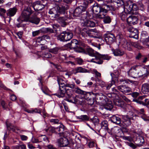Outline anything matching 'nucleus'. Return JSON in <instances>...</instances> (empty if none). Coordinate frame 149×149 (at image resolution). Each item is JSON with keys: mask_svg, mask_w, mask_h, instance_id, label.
I'll list each match as a JSON object with an SVG mask.
<instances>
[{"mask_svg": "<svg viewBox=\"0 0 149 149\" xmlns=\"http://www.w3.org/2000/svg\"><path fill=\"white\" fill-rule=\"evenodd\" d=\"M99 95V93L95 92H86L85 91L84 97L86 100H79V102L78 103V105L81 106L84 109H88L90 106H92L94 104V102L96 100V98L97 96Z\"/></svg>", "mask_w": 149, "mask_h": 149, "instance_id": "f257e3e1", "label": "nucleus"}, {"mask_svg": "<svg viewBox=\"0 0 149 149\" xmlns=\"http://www.w3.org/2000/svg\"><path fill=\"white\" fill-rule=\"evenodd\" d=\"M94 2H95L94 0H83L81 5L77 7L74 10L71 15L75 17L84 15L85 18L87 17L88 13L86 11V10L88 7L90 6L92 10V5L91 6V5Z\"/></svg>", "mask_w": 149, "mask_h": 149, "instance_id": "f03ea898", "label": "nucleus"}, {"mask_svg": "<svg viewBox=\"0 0 149 149\" xmlns=\"http://www.w3.org/2000/svg\"><path fill=\"white\" fill-rule=\"evenodd\" d=\"M73 90L71 89L63 88L61 89V88L58 91L57 93L54 94V95L57 96L59 98L65 97V100L75 104H78L79 102V100L77 99L73 95Z\"/></svg>", "mask_w": 149, "mask_h": 149, "instance_id": "7ed1b4c3", "label": "nucleus"}, {"mask_svg": "<svg viewBox=\"0 0 149 149\" xmlns=\"http://www.w3.org/2000/svg\"><path fill=\"white\" fill-rule=\"evenodd\" d=\"M116 8L112 5L106 4H100L97 2H95L92 5V11L95 14L99 16L102 15L106 13L109 10H115Z\"/></svg>", "mask_w": 149, "mask_h": 149, "instance_id": "20e7f679", "label": "nucleus"}, {"mask_svg": "<svg viewBox=\"0 0 149 149\" xmlns=\"http://www.w3.org/2000/svg\"><path fill=\"white\" fill-rule=\"evenodd\" d=\"M72 49L78 53H85L88 46L80 40L72 39L70 42Z\"/></svg>", "mask_w": 149, "mask_h": 149, "instance_id": "39448f33", "label": "nucleus"}, {"mask_svg": "<svg viewBox=\"0 0 149 149\" xmlns=\"http://www.w3.org/2000/svg\"><path fill=\"white\" fill-rule=\"evenodd\" d=\"M65 128V126L63 124H61L56 127L52 126H49L47 128L45 129V130L47 134L49 136H52L53 134L61 136L64 134V132Z\"/></svg>", "mask_w": 149, "mask_h": 149, "instance_id": "423d86ee", "label": "nucleus"}, {"mask_svg": "<svg viewBox=\"0 0 149 149\" xmlns=\"http://www.w3.org/2000/svg\"><path fill=\"white\" fill-rule=\"evenodd\" d=\"M126 6L127 7L126 8V10L129 13L135 15H138L137 4L129 0L127 3Z\"/></svg>", "mask_w": 149, "mask_h": 149, "instance_id": "0eeeda50", "label": "nucleus"}, {"mask_svg": "<svg viewBox=\"0 0 149 149\" xmlns=\"http://www.w3.org/2000/svg\"><path fill=\"white\" fill-rule=\"evenodd\" d=\"M130 115V116L126 115L122 116L121 126L124 125L125 126H129L131 123V120H134L133 117L137 116L133 112H131Z\"/></svg>", "mask_w": 149, "mask_h": 149, "instance_id": "6e6552de", "label": "nucleus"}, {"mask_svg": "<svg viewBox=\"0 0 149 149\" xmlns=\"http://www.w3.org/2000/svg\"><path fill=\"white\" fill-rule=\"evenodd\" d=\"M69 6L68 5L65 4L62 2L56 4L55 7L56 13L58 15V17L60 14H65L66 11L68 9Z\"/></svg>", "mask_w": 149, "mask_h": 149, "instance_id": "1a4fd4ad", "label": "nucleus"}, {"mask_svg": "<svg viewBox=\"0 0 149 149\" xmlns=\"http://www.w3.org/2000/svg\"><path fill=\"white\" fill-rule=\"evenodd\" d=\"M77 119L79 120L80 122H83L86 123L88 121H90L92 122L94 125H95L98 123V119L96 120L95 118H92L90 119V118L87 115H83L79 116H77Z\"/></svg>", "mask_w": 149, "mask_h": 149, "instance_id": "9d476101", "label": "nucleus"}, {"mask_svg": "<svg viewBox=\"0 0 149 149\" xmlns=\"http://www.w3.org/2000/svg\"><path fill=\"white\" fill-rule=\"evenodd\" d=\"M85 54H88L89 56L92 57H95L94 59L97 60L101 58L100 54L97 52L95 51L88 46L86 49V52Z\"/></svg>", "mask_w": 149, "mask_h": 149, "instance_id": "9b49d317", "label": "nucleus"}, {"mask_svg": "<svg viewBox=\"0 0 149 149\" xmlns=\"http://www.w3.org/2000/svg\"><path fill=\"white\" fill-rule=\"evenodd\" d=\"M127 30L130 32L129 37L137 39L139 38V30L132 26H130L127 27Z\"/></svg>", "mask_w": 149, "mask_h": 149, "instance_id": "f8f14e48", "label": "nucleus"}, {"mask_svg": "<svg viewBox=\"0 0 149 149\" xmlns=\"http://www.w3.org/2000/svg\"><path fill=\"white\" fill-rule=\"evenodd\" d=\"M140 41L144 45L149 47V34L147 31H142L141 34Z\"/></svg>", "mask_w": 149, "mask_h": 149, "instance_id": "ddd939ff", "label": "nucleus"}, {"mask_svg": "<svg viewBox=\"0 0 149 149\" xmlns=\"http://www.w3.org/2000/svg\"><path fill=\"white\" fill-rule=\"evenodd\" d=\"M33 12L30 7H28L24 9L21 14L24 18L25 21L27 22L29 18L30 15L33 13Z\"/></svg>", "mask_w": 149, "mask_h": 149, "instance_id": "4468645a", "label": "nucleus"}, {"mask_svg": "<svg viewBox=\"0 0 149 149\" xmlns=\"http://www.w3.org/2000/svg\"><path fill=\"white\" fill-rule=\"evenodd\" d=\"M104 38L107 44L110 45L115 41V36L114 34L110 33L104 34Z\"/></svg>", "mask_w": 149, "mask_h": 149, "instance_id": "2eb2a0df", "label": "nucleus"}, {"mask_svg": "<svg viewBox=\"0 0 149 149\" xmlns=\"http://www.w3.org/2000/svg\"><path fill=\"white\" fill-rule=\"evenodd\" d=\"M76 32L80 37L85 38L88 36H89L90 35V32L88 29L86 28L81 29L80 28H78L77 29Z\"/></svg>", "mask_w": 149, "mask_h": 149, "instance_id": "dca6fc26", "label": "nucleus"}, {"mask_svg": "<svg viewBox=\"0 0 149 149\" xmlns=\"http://www.w3.org/2000/svg\"><path fill=\"white\" fill-rule=\"evenodd\" d=\"M130 15L127 19V21L128 24L135 25L136 24L139 19L138 16H135V14H131Z\"/></svg>", "mask_w": 149, "mask_h": 149, "instance_id": "f3484780", "label": "nucleus"}, {"mask_svg": "<svg viewBox=\"0 0 149 149\" xmlns=\"http://www.w3.org/2000/svg\"><path fill=\"white\" fill-rule=\"evenodd\" d=\"M118 89L123 93L127 95H130L131 89L125 85H122L118 86Z\"/></svg>", "mask_w": 149, "mask_h": 149, "instance_id": "a211bd4d", "label": "nucleus"}, {"mask_svg": "<svg viewBox=\"0 0 149 149\" xmlns=\"http://www.w3.org/2000/svg\"><path fill=\"white\" fill-rule=\"evenodd\" d=\"M58 145L60 147L66 146L69 143L68 139L65 137L58 139Z\"/></svg>", "mask_w": 149, "mask_h": 149, "instance_id": "6ab92c4d", "label": "nucleus"}, {"mask_svg": "<svg viewBox=\"0 0 149 149\" xmlns=\"http://www.w3.org/2000/svg\"><path fill=\"white\" fill-rule=\"evenodd\" d=\"M17 9L16 7L10 8L6 12L7 16L9 18V22H10L12 19L11 17L13 16L16 13Z\"/></svg>", "mask_w": 149, "mask_h": 149, "instance_id": "aec40b11", "label": "nucleus"}, {"mask_svg": "<svg viewBox=\"0 0 149 149\" xmlns=\"http://www.w3.org/2000/svg\"><path fill=\"white\" fill-rule=\"evenodd\" d=\"M110 75L111 77L112 80L111 84L107 86L106 85L105 87L107 90H109L111 86L116 83H118V78L113 73L110 72Z\"/></svg>", "mask_w": 149, "mask_h": 149, "instance_id": "412c9836", "label": "nucleus"}, {"mask_svg": "<svg viewBox=\"0 0 149 149\" xmlns=\"http://www.w3.org/2000/svg\"><path fill=\"white\" fill-rule=\"evenodd\" d=\"M7 131L9 133L11 132H16V127L10 123L6 121V122Z\"/></svg>", "mask_w": 149, "mask_h": 149, "instance_id": "4be33fe9", "label": "nucleus"}, {"mask_svg": "<svg viewBox=\"0 0 149 149\" xmlns=\"http://www.w3.org/2000/svg\"><path fill=\"white\" fill-rule=\"evenodd\" d=\"M48 50L49 52L54 54H57L61 51L64 50V49L63 47L57 46L49 48Z\"/></svg>", "mask_w": 149, "mask_h": 149, "instance_id": "5701e85b", "label": "nucleus"}, {"mask_svg": "<svg viewBox=\"0 0 149 149\" xmlns=\"http://www.w3.org/2000/svg\"><path fill=\"white\" fill-rule=\"evenodd\" d=\"M140 24L144 26L149 28V17L145 15L142 16Z\"/></svg>", "mask_w": 149, "mask_h": 149, "instance_id": "b1692460", "label": "nucleus"}, {"mask_svg": "<svg viewBox=\"0 0 149 149\" xmlns=\"http://www.w3.org/2000/svg\"><path fill=\"white\" fill-rule=\"evenodd\" d=\"M115 41L116 42H118L122 45H124L127 42L126 40L123 38V36L122 34H118L115 37Z\"/></svg>", "mask_w": 149, "mask_h": 149, "instance_id": "393cba45", "label": "nucleus"}, {"mask_svg": "<svg viewBox=\"0 0 149 149\" xmlns=\"http://www.w3.org/2000/svg\"><path fill=\"white\" fill-rule=\"evenodd\" d=\"M115 105L118 107L124 108L126 105V103L121 99H116L113 101Z\"/></svg>", "mask_w": 149, "mask_h": 149, "instance_id": "a878e982", "label": "nucleus"}, {"mask_svg": "<svg viewBox=\"0 0 149 149\" xmlns=\"http://www.w3.org/2000/svg\"><path fill=\"white\" fill-rule=\"evenodd\" d=\"M113 54L114 56H123L124 54V51L120 48L116 49H111Z\"/></svg>", "mask_w": 149, "mask_h": 149, "instance_id": "bb28decb", "label": "nucleus"}, {"mask_svg": "<svg viewBox=\"0 0 149 149\" xmlns=\"http://www.w3.org/2000/svg\"><path fill=\"white\" fill-rule=\"evenodd\" d=\"M63 34H64V36L66 41L70 40L73 36V33L71 31L67 30L63 31Z\"/></svg>", "mask_w": 149, "mask_h": 149, "instance_id": "cd10ccee", "label": "nucleus"}, {"mask_svg": "<svg viewBox=\"0 0 149 149\" xmlns=\"http://www.w3.org/2000/svg\"><path fill=\"white\" fill-rule=\"evenodd\" d=\"M121 119L119 116L113 115L111 118V121L114 123L119 125L121 126Z\"/></svg>", "mask_w": 149, "mask_h": 149, "instance_id": "c85d7f7f", "label": "nucleus"}, {"mask_svg": "<svg viewBox=\"0 0 149 149\" xmlns=\"http://www.w3.org/2000/svg\"><path fill=\"white\" fill-rule=\"evenodd\" d=\"M145 97L144 96H139L137 98H133L132 101L136 102L137 104L139 105H142L143 106L145 105L146 104H144V102L142 100Z\"/></svg>", "mask_w": 149, "mask_h": 149, "instance_id": "c756f323", "label": "nucleus"}, {"mask_svg": "<svg viewBox=\"0 0 149 149\" xmlns=\"http://www.w3.org/2000/svg\"><path fill=\"white\" fill-rule=\"evenodd\" d=\"M123 8H124V11L120 14V17L121 20L124 21L126 20H127V17L128 16H129L130 14H131V13H129L127 10V12L125 11V6Z\"/></svg>", "mask_w": 149, "mask_h": 149, "instance_id": "7c9ffc66", "label": "nucleus"}, {"mask_svg": "<svg viewBox=\"0 0 149 149\" xmlns=\"http://www.w3.org/2000/svg\"><path fill=\"white\" fill-rule=\"evenodd\" d=\"M110 1L111 3L114 4L116 3L118 7L122 6L123 8L124 7V5L125 2L124 0H110Z\"/></svg>", "mask_w": 149, "mask_h": 149, "instance_id": "2f4dec72", "label": "nucleus"}, {"mask_svg": "<svg viewBox=\"0 0 149 149\" xmlns=\"http://www.w3.org/2000/svg\"><path fill=\"white\" fill-rule=\"evenodd\" d=\"M104 14L102 15L103 16L102 17H101L102 19V20L105 24H110L111 22V17L108 15H106Z\"/></svg>", "mask_w": 149, "mask_h": 149, "instance_id": "473e14b6", "label": "nucleus"}, {"mask_svg": "<svg viewBox=\"0 0 149 149\" xmlns=\"http://www.w3.org/2000/svg\"><path fill=\"white\" fill-rule=\"evenodd\" d=\"M40 21V19L36 16L32 17L30 18H29L28 20V21L30 22L36 24H38Z\"/></svg>", "mask_w": 149, "mask_h": 149, "instance_id": "72a5a7b5", "label": "nucleus"}, {"mask_svg": "<svg viewBox=\"0 0 149 149\" xmlns=\"http://www.w3.org/2000/svg\"><path fill=\"white\" fill-rule=\"evenodd\" d=\"M58 17L57 20L59 23L61 24L62 26H65L67 24V22H65L67 20L66 17Z\"/></svg>", "mask_w": 149, "mask_h": 149, "instance_id": "f704fd0d", "label": "nucleus"}, {"mask_svg": "<svg viewBox=\"0 0 149 149\" xmlns=\"http://www.w3.org/2000/svg\"><path fill=\"white\" fill-rule=\"evenodd\" d=\"M96 25L95 23L93 21L86 20L84 22V25L87 27H93L95 26Z\"/></svg>", "mask_w": 149, "mask_h": 149, "instance_id": "c9c22d12", "label": "nucleus"}, {"mask_svg": "<svg viewBox=\"0 0 149 149\" xmlns=\"http://www.w3.org/2000/svg\"><path fill=\"white\" fill-rule=\"evenodd\" d=\"M104 108L108 110H111L113 107V105L112 101L111 100L106 102L104 106Z\"/></svg>", "mask_w": 149, "mask_h": 149, "instance_id": "e433bc0d", "label": "nucleus"}, {"mask_svg": "<svg viewBox=\"0 0 149 149\" xmlns=\"http://www.w3.org/2000/svg\"><path fill=\"white\" fill-rule=\"evenodd\" d=\"M96 30H92L91 32H90L89 37L94 38H100L101 37L96 32Z\"/></svg>", "mask_w": 149, "mask_h": 149, "instance_id": "4c0bfd02", "label": "nucleus"}, {"mask_svg": "<svg viewBox=\"0 0 149 149\" xmlns=\"http://www.w3.org/2000/svg\"><path fill=\"white\" fill-rule=\"evenodd\" d=\"M43 40L49 42L50 41V37L48 35H44L43 36L39 37L37 38V41L39 42Z\"/></svg>", "mask_w": 149, "mask_h": 149, "instance_id": "58836bf2", "label": "nucleus"}, {"mask_svg": "<svg viewBox=\"0 0 149 149\" xmlns=\"http://www.w3.org/2000/svg\"><path fill=\"white\" fill-rule=\"evenodd\" d=\"M142 91L144 94L149 92V84L146 83L143 84L142 86Z\"/></svg>", "mask_w": 149, "mask_h": 149, "instance_id": "ea45409f", "label": "nucleus"}, {"mask_svg": "<svg viewBox=\"0 0 149 149\" xmlns=\"http://www.w3.org/2000/svg\"><path fill=\"white\" fill-rule=\"evenodd\" d=\"M63 31L61 32L60 34L57 35L56 37L57 40L61 42H66L65 38L64 36V34L63 33Z\"/></svg>", "mask_w": 149, "mask_h": 149, "instance_id": "a19ab883", "label": "nucleus"}, {"mask_svg": "<svg viewBox=\"0 0 149 149\" xmlns=\"http://www.w3.org/2000/svg\"><path fill=\"white\" fill-rule=\"evenodd\" d=\"M136 141L137 142V144L140 146H142L145 142L144 138L142 136L137 137Z\"/></svg>", "mask_w": 149, "mask_h": 149, "instance_id": "79ce46f5", "label": "nucleus"}, {"mask_svg": "<svg viewBox=\"0 0 149 149\" xmlns=\"http://www.w3.org/2000/svg\"><path fill=\"white\" fill-rule=\"evenodd\" d=\"M1 104L3 109L7 110H9V107L10 106V103L9 102H6L4 101L3 100L1 102Z\"/></svg>", "mask_w": 149, "mask_h": 149, "instance_id": "37998d69", "label": "nucleus"}, {"mask_svg": "<svg viewBox=\"0 0 149 149\" xmlns=\"http://www.w3.org/2000/svg\"><path fill=\"white\" fill-rule=\"evenodd\" d=\"M74 90L75 93L81 95H82L84 96L85 93V91L81 90L78 87L75 88Z\"/></svg>", "mask_w": 149, "mask_h": 149, "instance_id": "c03bdc74", "label": "nucleus"}, {"mask_svg": "<svg viewBox=\"0 0 149 149\" xmlns=\"http://www.w3.org/2000/svg\"><path fill=\"white\" fill-rule=\"evenodd\" d=\"M57 81L59 86V88H60V87L61 89V86L64 84V83L63 81H64L63 79L57 76Z\"/></svg>", "mask_w": 149, "mask_h": 149, "instance_id": "a18cd8bd", "label": "nucleus"}, {"mask_svg": "<svg viewBox=\"0 0 149 149\" xmlns=\"http://www.w3.org/2000/svg\"><path fill=\"white\" fill-rule=\"evenodd\" d=\"M76 69L78 73H87L89 72V71L86 69L83 68L81 67L76 68Z\"/></svg>", "mask_w": 149, "mask_h": 149, "instance_id": "49530a36", "label": "nucleus"}, {"mask_svg": "<svg viewBox=\"0 0 149 149\" xmlns=\"http://www.w3.org/2000/svg\"><path fill=\"white\" fill-rule=\"evenodd\" d=\"M107 123V121L104 120L100 124L101 128L105 130H107L108 129Z\"/></svg>", "mask_w": 149, "mask_h": 149, "instance_id": "de8ad7c7", "label": "nucleus"}, {"mask_svg": "<svg viewBox=\"0 0 149 149\" xmlns=\"http://www.w3.org/2000/svg\"><path fill=\"white\" fill-rule=\"evenodd\" d=\"M56 9H55V7L49 10V13L50 14H54V17L56 18L58 17V15L57 13Z\"/></svg>", "mask_w": 149, "mask_h": 149, "instance_id": "09e8293b", "label": "nucleus"}, {"mask_svg": "<svg viewBox=\"0 0 149 149\" xmlns=\"http://www.w3.org/2000/svg\"><path fill=\"white\" fill-rule=\"evenodd\" d=\"M59 120L58 119H52L49 120L50 123H51L52 125L55 124H62L61 123L59 122Z\"/></svg>", "mask_w": 149, "mask_h": 149, "instance_id": "8fccbe9b", "label": "nucleus"}, {"mask_svg": "<svg viewBox=\"0 0 149 149\" xmlns=\"http://www.w3.org/2000/svg\"><path fill=\"white\" fill-rule=\"evenodd\" d=\"M120 129L123 133H128L129 130L127 128L128 126H125L124 125H122Z\"/></svg>", "mask_w": 149, "mask_h": 149, "instance_id": "3c124183", "label": "nucleus"}, {"mask_svg": "<svg viewBox=\"0 0 149 149\" xmlns=\"http://www.w3.org/2000/svg\"><path fill=\"white\" fill-rule=\"evenodd\" d=\"M138 10H140L142 11L145 10V6L141 2H139L137 4Z\"/></svg>", "mask_w": 149, "mask_h": 149, "instance_id": "603ef678", "label": "nucleus"}, {"mask_svg": "<svg viewBox=\"0 0 149 149\" xmlns=\"http://www.w3.org/2000/svg\"><path fill=\"white\" fill-rule=\"evenodd\" d=\"M0 87L1 88H3L4 90L8 91L10 93V92H12V91L10 89L8 88H7L5 86L3 85L2 83V81L0 80Z\"/></svg>", "mask_w": 149, "mask_h": 149, "instance_id": "864d4df0", "label": "nucleus"}, {"mask_svg": "<svg viewBox=\"0 0 149 149\" xmlns=\"http://www.w3.org/2000/svg\"><path fill=\"white\" fill-rule=\"evenodd\" d=\"M75 62H77V64L79 65H82L84 62L83 60L80 57L77 58L75 59Z\"/></svg>", "mask_w": 149, "mask_h": 149, "instance_id": "5fc2aeb1", "label": "nucleus"}, {"mask_svg": "<svg viewBox=\"0 0 149 149\" xmlns=\"http://www.w3.org/2000/svg\"><path fill=\"white\" fill-rule=\"evenodd\" d=\"M134 111L135 113H136L139 115H144L145 111L143 109H141L139 110L135 109Z\"/></svg>", "mask_w": 149, "mask_h": 149, "instance_id": "6e6d98bb", "label": "nucleus"}, {"mask_svg": "<svg viewBox=\"0 0 149 149\" xmlns=\"http://www.w3.org/2000/svg\"><path fill=\"white\" fill-rule=\"evenodd\" d=\"M41 6L37 4L33 6L32 7L35 11H38L42 10V8L40 7Z\"/></svg>", "mask_w": 149, "mask_h": 149, "instance_id": "4d7b16f0", "label": "nucleus"}, {"mask_svg": "<svg viewBox=\"0 0 149 149\" xmlns=\"http://www.w3.org/2000/svg\"><path fill=\"white\" fill-rule=\"evenodd\" d=\"M130 44L132 45L139 49H141L142 47L138 43L132 42L130 43Z\"/></svg>", "mask_w": 149, "mask_h": 149, "instance_id": "13d9d810", "label": "nucleus"}, {"mask_svg": "<svg viewBox=\"0 0 149 149\" xmlns=\"http://www.w3.org/2000/svg\"><path fill=\"white\" fill-rule=\"evenodd\" d=\"M13 149H26V146L24 144L17 145L14 147Z\"/></svg>", "mask_w": 149, "mask_h": 149, "instance_id": "bf43d9fd", "label": "nucleus"}, {"mask_svg": "<svg viewBox=\"0 0 149 149\" xmlns=\"http://www.w3.org/2000/svg\"><path fill=\"white\" fill-rule=\"evenodd\" d=\"M43 31L41 30H38L37 31H33L32 32V36L33 37H35L39 34L41 32Z\"/></svg>", "mask_w": 149, "mask_h": 149, "instance_id": "052dcab7", "label": "nucleus"}, {"mask_svg": "<svg viewBox=\"0 0 149 149\" xmlns=\"http://www.w3.org/2000/svg\"><path fill=\"white\" fill-rule=\"evenodd\" d=\"M6 12V10L4 9L0 8V16L5 18L4 15Z\"/></svg>", "mask_w": 149, "mask_h": 149, "instance_id": "680f3d73", "label": "nucleus"}, {"mask_svg": "<svg viewBox=\"0 0 149 149\" xmlns=\"http://www.w3.org/2000/svg\"><path fill=\"white\" fill-rule=\"evenodd\" d=\"M130 75L131 77L133 78H136L137 76L138 72L136 70H132L130 71Z\"/></svg>", "mask_w": 149, "mask_h": 149, "instance_id": "e2e57ef3", "label": "nucleus"}, {"mask_svg": "<svg viewBox=\"0 0 149 149\" xmlns=\"http://www.w3.org/2000/svg\"><path fill=\"white\" fill-rule=\"evenodd\" d=\"M43 29L44 31H45L46 32H49L50 33H53L54 32L53 30L50 28H47Z\"/></svg>", "mask_w": 149, "mask_h": 149, "instance_id": "0e129e2a", "label": "nucleus"}, {"mask_svg": "<svg viewBox=\"0 0 149 149\" xmlns=\"http://www.w3.org/2000/svg\"><path fill=\"white\" fill-rule=\"evenodd\" d=\"M52 57V55L50 53V52H45L44 53V57L47 58H50Z\"/></svg>", "mask_w": 149, "mask_h": 149, "instance_id": "69168bd1", "label": "nucleus"}, {"mask_svg": "<svg viewBox=\"0 0 149 149\" xmlns=\"http://www.w3.org/2000/svg\"><path fill=\"white\" fill-rule=\"evenodd\" d=\"M101 58H102L103 60H109L111 58L109 56L107 55H102L101 54Z\"/></svg>", "mask_w": 149, "mask_h": 149, "instance_id": "338daca9", "label": "nucleus"}, {"mask_svg": "<svg viewBox=\"0 0 149 149\" xmlns=\"http://www.w3.org/2000/svg\"><path fill=\"white\" fill-rule=\"evenodd\" d=\"M27 144L29 149H36V148L33 146L31 143H28Z\"/></svg>", "mask_w": 149, "mask_h": 149, "instance_id": "774afa93", "label": "nucleus"}]
</instances>
